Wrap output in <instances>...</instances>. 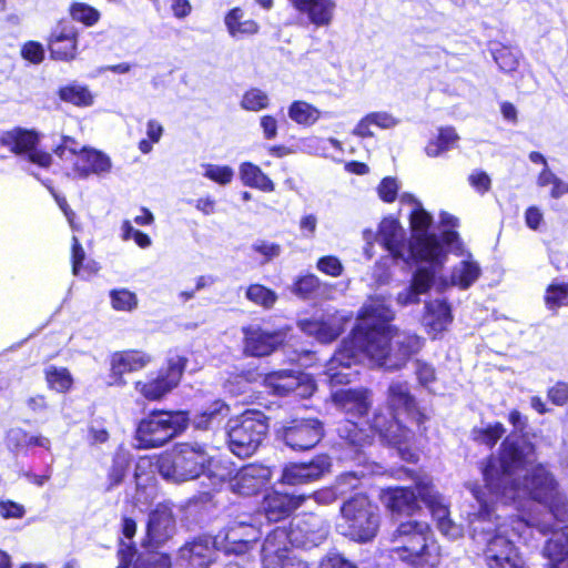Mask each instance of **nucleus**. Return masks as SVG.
<instances>
[{
  "mask_svg": "<svg viewBox=\"0 0 568 568\" xmlns=\"http://www.w3.org/2000/svg\"><path fill=\"white\" fill-rule=\"evenodd\" d=\"M535 447L525 438L511 434L501 443L499 457L490 456L481 468L485 487L467 484L476 506L464 513L471 539L483 546L481 560L486 568H529L514 538L527 542V534L536 528L540 534L554 531L551 519L523 515L505 517L495 504L511 506L525 513L535 501L544 506L557 521L568 520V499L555 475L544 464H536Z\"/></svg>",
  "mask_w": 568,
  "mask_h": 568,
  "instance_id": "f257e3e1",
  "label": "nucleus"
},
{
  "mask_svg": "<svg viewBox=\"0 0 568 568\" xmlns=\"http://www.w3.org/2000/svg\"><path fill=\"white\" fill-rule=\"evenodd\" d=\"M394 312L382 297H372L363 306L359 321L352 335L326 366L325 375L332 386L348 384L356 372L352 365L368 361L387 371L399 369L417 353L423 339L409 332L399 331L389 323Z\"/></svg>",
  "mask_w": 568,
  "mask_h": 568,
  "instance_id": "f03ea898",
  "label": "nucleus"
},
{
  "mask_svg": "<svg viewBox=\"0 0 568 568\" xmlns=\"http://www.w3.org/2000/svg\"><path fill=\"white\" fill-rule=\"evenodd\" d=\"M387 403L392 410L390 417L383 414H375L369 432L376 433L382 440L396 447L402 459L407 462L416 460V454L412 449L414 434L403 425L400 416L416 419L419 423L420 414L416 409L415 399L405 382H393L388 387Z\"/></svg>",
  "mask_w": 568,
  "mask_h": 568,
  "instance_id": "7ed1b4c3",
  "label": "nucleus"
},
{
  "mask_svg": "<svg viewBox=\"0 0 568 568\" xmlns=\"http://www.w3.org/2000/svg\"><path fill=\"white\" fill-rule=\"evenodd\" d=\"M393 557L414 567L436 566L439 552L432 540L429 525L426 521L409 519L399 524L393 534Z\"/></svg>",
  "mask_w": 568,
  "mask_h": 568,
  "instance_id": "20e7f679",
  "label": "nucleus"
},
{
  "mask_svg": "<svg viewBox=\"0 0 568 568\" xmlns=\"http://www.w3.org/2000/svg\"><path fill=\"white\" fill-rule=\"evenodd\" d=\"M212 458L205 445L196 442L178 443L158 460L160 475L172 483H183L204 474Z\"/></svg>",
  "mask_w": 568,
  "mask_h": 568,
  "instance_id": "39448f33",
  "label": "nucleus"
},
{
  "mask_svg": "<svg viewBox=\"0 0 568 568\" xmlns=\"http://www.w3.org/2000/svg\"><path fill=\"white\" fill-rule=\"evenodd\" d=\"M341 521L337 530L345 537L358 542L371 541L379 529L378 507L366 495L356 494L341 507Z\"/></svg>",
  "mask_w": 568,
  "mask_h": 568,
  "instance_id": "423d86ee",
  "label": "nucleus"
},
{
  "mask_svg": "<svg viewBox=\"0 0 568 568\" xmlns=\"http://www.w3.org/2000/svg\"><path fill=\"white\" fill-rule=\"evenodd\" d=\"M189 423L185 412L155 410L143 418L136 428L138 448L161 447L184 430Z\"/></svg>",
  "mask_w": 568,
  "mask_h": 568,
  "instance_id": "0eeeda50",
  "label": "nucleus"
},
{
  "mask_svg": "<svg viewBox=\"0 0 568 568\" xmlns=\"http://www.w3.org/2000/svg\"><path fill=\"white\" fill-rule=\"evenodd\" d=\"M230 450L239 457L253 455L262 444L267 429V420L261 412H245L227 424Z\"/></svg>",
  "mask_w": 568,
  "mask_h": 568,
  "instance_id": "6e6552de",
  "label": "nucleus"
},
{
  "mask_svg": "<svg viewBox=\"0 0 568 568\" xmlns=\"http://www.w3.org/2000/svg\"><path fill=\"white\" fill-rule=\"evenodd\" d=\"M444 242L448 250L459 260L452 266L449 278L439 277L436 280V290L443 292L449 286L468 290L481 275L479 263L471 253L465 250L456 232H445Z\"/></svg>",
  "mask_w": 568,
  "mask_h": 568,
  "instance_id": "1a4fd4ad",
  "label": "nucleus"
},
{
  "mask_svg": "<svg viewBox=\"0 0 568 568\" xmlns=\"http://www.w3.org/2000/svg\"><path fill=\"white\" fill-rule=\"evenodd\" d=\"M412 229L413 250L416 251L420 262H433L436 265H444L446 251L443 243L435 234L429 233L433 217L422 205H416L409 214Z\"/></svg>",
  "mask_w": 568,
  "mask_h": 568,
  "instance_id": "9d476101",
  "label": "nucleus"
},
{
  "mask_svg": "<svg viewBox=\"0 0 568 568\" xmlns=\"http://www.w3.org/2000/svg\"><path fill=\"white\" fill-rule=\"evenodd\" d=\"M55 155L62 160L73 161V175L87 179L91 174L109 173L111 160L104 153L81 146L73 138L63 136L61 144L54 149Z\"/></svg>",
  "mask_w": 568,
  "mask_h": 568,
  "instance_id": "9b49d317",
  "label": "nucleus"
},
{
  "mask_svg": "<svg viewBox=\"0 0 568 568\" xmlns=\"http://www.w3.org/2000/svg\"><path fill=\"white\" fill-rule=\"evenodd\" d=\"M185 367V358L174 354L165 366L135 383V390L148 400H159L175 388Z\"/></svg>",
  "mask_w": 568,
  "mask_h": 568,
  "instance_id": "f8f14e48",
  "label": "nucleus"
},
{
  "mask_svg": "<svg viewBox=\"0 0 568 568\" xmlns=\"http://www.w3.org/2000/svg\"><path fill=\"white\" fill-rule=\"evenodd\" d=\"M260 535L257 519L252 515H242L214 537V545L225 552L244 554Z\"/></svg>",
  "mask_w": 568,
  "mask_h": 568,
  "instance_id": "ddd939ff",
  "label": "nucleus"
},
{
  "mask_svg": "<svg viewBox=\"0 0 568 568\" xmlns=\"http://www.w3.org/2000/svg\"><path fill=\"white\" fill-rule=\"evenodd\" d=\"M419 498L429 508L434 519L437 521L438 530L449 539H457L463 536V528L449 518V510L444 496L435 488L429 476L419 477L416 481Z\"/></svg>",
  "mask_w": 568,
  "mask_h": 568,
  "instance_id": "4468645a",
  "label": "nucleus"
},
{
  "mask_svg": "<svg viewBox=\"0 0 568 568\" xmlns=\"http://www.w3.org/2000/svg\"><path fill=\"white\" fill-rule=\"evenodd\" d=\"M276 434L291 449L304 452L312 449L321 442L324 429L316 418H296L280 427Z\"/></svg>",
  "mask_w": 568,
  "mask_h": 568,
  "instance_id": "2eb2a0df",
  "label": "nucleus"
},
{
  "mask_svg": "<svg viewBox=\"0 0 568 568\" xmlns=\"http://www.w3.org/2000/svg\"><path fill=\"white\" fill-rule=\"evenodd\" d=\"M40 134L36 130L13 128L0 136V144L18 155H23L33 164L48 168L51 164V154L37 149Z\"/></svg>",
  "mask_w": 568,
  "mask_h": 568,
  "instance_id": "dca6fc26",
  "label": "nucleus"
},
{
  "mask_svg": "<svg viewBox=\"0 0 568 568\" xmlns=\"http://www.w3.org/2000/svg\"><path fill=\"white\" fill-rule=\"evenodd\" d=\"M377 242H379L396 261L402 260L406 263L410 261L420 262L417 258L416 251L413 250L412 241H406L404 227L393 217H385L379 223Z\"/></svg>",
  "mask_w": 568,
  "mask_h": 568,
  "instance_id": "f3484780",
  "label": "nucleus"
},
{
  "mask_svg": "<svg viewBox=\"0 0 568 568\" xmlns=\"http://www.w3.org/2000/svg\"><path fill=\"white\" fill-rule=\"evenodd\" d=\"M288 532L292 546L312 548L326 539L328 525L315 514H305L292 520Z\"/></svg>",
  "mask_w": 568,
  "mask_h": 568,
  "instance_id": "a211bd4d",
  "label": "nucleus"
},
{
  "mask_svg": "<svg viewBox=\"0 0 568 568\" xmlns=\"http://www.w3.org/2000/svg\"><path fill=\"white\" fill-rule=\"evenodd\" d=\"M265 386L275 395L295 394L307 398L315 390V383L310 375L296 371H277L266 375Z\"/></svg>",
  "mask_w": 568,
  "mask_h": 568,
  "instance_id": "6ab92c4d",
  "label": "nucleus"
},
{
  "mask_svg": "<svg viewBox=\"0 0 568 568\" xmlns=\"http://www.w3.org/2000/svg\"><path fill=\"white\" fill-rule=\"evenodd\" d=\"M271 478L272 470L270 467L250 464L229 478V488L235 494L251 496L265 487Z\"/></svg>",
  "mask_w": 568,
  "mask_h": 568,
  "instance_id": "aec40b11",
  "label": "nucleus"
},
{
  "mask_svg": "<svg viewBox=\"0 0 568 568\" xmlns=\"http://www.w3.org/2000/svg\"><path fill=\"white\" fill-rule=\"evenodd\" d=\"M428 266H419L413 274L410 284L397 293L396 302L400 306L418 304L420 295L426 294L432 286H436V275L443 265L427 262Z\"/></svg>",
  "mask_w": 568,
  "mask_h": 568,
  "instance_id": "412c9836",
  "label": "nucleus"
},
{
  "mask_svg": "<svg viewBox=\"0 0 568 568\" xmlns=\"http://www.w3.org/2000/svg\"><path fill=\"white\" fill-rule=\"evenodd\" d=\"M244 353L250 356H267L283 342V334L270 332L258 325L243 327Z\"/></svg>",
  "mask_w": 568,
  "mask_h": 568,
  "instance_id": "4be33fe9",
  "label": "nucleus"
},
{
  "mask_svg": "<svg viewBox=\"0 0 568 568\" xmlns=\"http://www.w3.org/2000/svg\"><path fill=\"white\" fill-rule=\"evenodd\" d=\"M290 546H292V541L287 529L277 527L270 532L261 551L263 568H281V561L293 554Z\"/></svg>",
  "mask_w": 568,
  "mask_h": 568,
  "instance_id": "5701e85b",
  "label": "nucleus"
},
{
  "mask_svg": "<svg viewBox=\"0 0 568 568\" xmlns=\"http://www.w3.org/2000/svg\"><path fill=\"white\" fill-rule=\"evenodd\" d=\"M329 467V458L325 455L317 456L310 463L290 464L283 469L282 481L293 486L307 484L321 478Z\"/></svg>",
  "mask_w": 568,
  "mask_h": 568,
  "instance_id": "b1692460",
  "label": "nucleus"
},
{
  "mask_svg": "<svg viewBox=\"0 0 568 568\" xmlns=\"http://www.w3.org/2000/svg\"><path fill=\"white\" fill-rule=\"evenodd\" d=\"M215 549L214 538L201 537L180 548L176 565L180 568H207Z\"/></svg>",
  "mask_w": 568,
  "mask_h": 568,
  "instance_id": "393cba45",
  "label": "nucleus"
},
{
  "mask_svg": "<svg viewBox=\"0 0 568 568\" xmlns=\"http://www.w3.org/2000/svg\"><path fill=\"white\" fill-rule=\"evenodd\" d=\"M175 534V519L170 506L160 504L149 516L146 536L153 546H160Z\"/></svg>",
  "mask_w": 568,
  "mask_h": 568,
  "instance_id": "a878e982",
  "label": "nucleus"
},
{
  "mask_svg": "<svg viewBox=\"0 0 568 568\" xmlns=\"http://www.w3.org/2000/svg\"><path fill=\"white\" fill-rule=\"evenodd\" d=\"M453 322L450 305L446 300L435 298L425 303L422 324L425 332L432 337H439Z\"/></svg>",
  "mask_w": 568,
  "mask_h": 568,
  "instance_id": "bb28decb",
  "label": "nucleus"
},
{
  "mask_svg": "<svg viewBox=\"0 0 568 568\" xmlns=\"http://www.w3.org/2000/svg\"><path fill=\"white\" fill-rule=\"evenodd\" d=\"M300 16L315 28L328 27L335 14L334 0H290Z\"/></svg>",
  "mask_w": 568,
  "mask_h": 568,
  "instance_id": "cd10ccee",
  "label": "nucleus"
},
{
  "mask_svg": "<svg viewBox=\"0 0 568 568\" xmlns=\"http://www.w3.org/2000/svg\"><path fill=\"white\" fill-rule=\"evenodd\" d=\"M336 407L352 417H363L372 406V393L367 388H342L332 394Z\"/></svg>",
  "mask_w": 568,
  "mask_h": 568,
  "instance_id": "c85d7f7f",
  "label": "nucleus"
},
{
  "mask_svg": "<svg viewBox=\"0 0 568 568\" xmlns=\"http://www.w3.org/2000/svg\"><path fill=\"white\" fill-rule=\"evenodd\" d=\"M337 430L342 440L341 446L345 450L343 456L345 459L359 458L364 448L371 445L372 436L368 430L351 419L342 422Z\"/></svg>",
  "mask_w": 568,
  "mask_h": 568,
  "instance_id": "c756f323",
  "label": "nucleus"
},
{
  "mask_svg": "<svg viewBox=\"0 0 568 568\" xmlns=\"http://www.w3.org/2000/svg\"><path fill=\"white\" fill-rule=\"evenodd\" d=\"M306 499L304 495H288L271 491L265 495L261 509L268 521H280L288 517Z\"/></svg>",
  "mask_w": 568,
  "mask_h": 568,
  "instance_id": "7c9ffc66",
  "label": "nucleus"
},
{
  "mask_svg": "<svg viewBox=\"0 0 568 568\" xmlns=\"http://www.w3.org/2000/svg\"><path fill=\"white\" fill-rule=\"evenodd\" d=\"M300 328L307 335L314 336L321 343H331L342 333V320L335 314L323 315L320 318L302 320Z\"/></svg>",
  "mask_w": 568,
  "mask_h": 568,
  "instance_id": "2f4dec72",
  "label": "nucleus"
},
{
  "mask_svg": "<svg viewBox=\"0 0 568 568\" xmlns=\"http://www.w3.org/2000/svg\"><path fill=\"white\" fill-rule=\"evenodd\" d=\"M151 356L141 351L116 352L111 356L112 384H124L122 376L125 373L136 372L151 363Z\"/></svg>",
  "mask_w": 568,
  "mask_h": 568,
  "instance_id": "473e14b6",
  "label": "nucleus"
},
{
  "mask_svg": "<svg viewBox=\"0 0 568 568\" xmlns=\"http://www.w3.org/2000/svg\"><path fill=\"white\" fill-rule=\"evenodd\" d=\"M425 475H420L424 477ZM417 476L414 480H418ZM418 490L408 487H389L382 490L381 500L392 511L396 514H412L417 508Z\"/></svg>",
  "mask_w": 568,
  "mask_h": 568,
  "instance_id": "72a5a7b5",
  "label": "nucleus"
},
{
  "mask_svg": "<svg viewBox=\"0 0 568 568\" xmlns=\"http://www.w3.org/2000/svg\"><path fill=\"white\" fill-rule=\"evenodd\" d=\"M4 444L14 454L26 453L30 447H41L45 450L51 448V440L48 437L30 434L21 427L10 428L6 433Z\"/></svg>",
  "mask_w": 568,
  "mask_h": 568,
  "instance_id": "f704fd0d",
  "label": "nucleus"
},
{
  "mask_svg": "<svg viewBox=\"0 0 568 568\" xmlns=\"http://www.w3.org/2000/svg\"><path fill=\"white\" fill-rule=\"evenodd\" d=\"M551 568H568V526L555 532L542 549Z\"/></svg>",
  "mask_w": 568,
  "mask_h": 568,
  "instance_id": "c9c22d12",
  "label": "nucleus"
},
{
  "mask_svg": "<svg viewBox=\"0 0 568 568\" xmlns=\"http://www.w3.org/2000/svg\"><path fill=\"white\" fill-rule=\"evenodd\" d=\"M50 53L53 59L69 61L77 54V34L72 27H62L54 31L50 40Z\"/></svg>",
  "mask_w": 568,
  "mask_h": 568,
  "instance_id": "e433bc0d",
  "label": "nucleus"
},
{
  "mask_svg": "<svg viewBox=\"0 0 568 568\" xmlns=\"http://www.w3.org/2000/svg\"><path fill=\"white\" fill-rule=\"evenodd\" d=\"M224 23L229 34L236 40L253 36L258 31V24L252 19H245L244 12L240 8L230 10Z\"/></svg>",
  "mask_w": 568,
  "mask_h": 568,
  "instance_id": "4c0bfd02",
  "label": "nucleus"
},
{
  "mask_svg": "<svg viewBox=\"0 0 568 568\" xmlns=\"http://www.w3.org/2000/svg\"><path fill=\"white\" fill-rule=\"evenodd\" d=\"M230 408L221 400L213 402L202 413L194 416L192 423L196 429L207 430L219 426L227 417Z\"/></svg>",
  "mask_w": 568,
  "mask_h": 568,
  "instance_id": "58836bf2",
  "label": "nucleus"
},
{
  "mask_svg": "<svg viewBox=\"0 0 568 568\" xmlns=\"http://www.w3.org/2000/svg\"><path fill=\"white\" fill-rule=\"evenodd\" d=\"M240 176L244 185L258 189L263 192H273L274 183L272 180L255 164L244 162L240 166Z\"/></svg>",
  "mask_w": 568,
  "mask_h": 568,
  "instance_id": "ea45409f",
  "label": "nucleus"
},
{
  "mask_svg": "<svg viewBox=\"0 0 568 568\" xmlns=\"http://www.w3.org/2000/svg\"><path fill=\"white\" fill-rule=\"evenodd\" d=\"M43 374L49 389L61 394L71 390L74 381L68 368L51 364L44 368Z\"/></svg>",
  "mask_w": 568,
  "mask_h": 568,
  "instance_id": "a19ab883",
  "label": "nucleus"
},
{
  "mask_svg": "<svg viewBox=\"0 0 568 568\" xmlns=\"http://www.w3.org/2000/svg\"><path fill=\"white\" fill-rule=\"evenodd\" d=\"M287 113L293 122L304 126H312L322 115L316 106L302 100L292 102Z\"/></svg>",
  "mask_w": 568,
  "mask_h": 568,
  "instance_id": "79ce46f5",
  "label": "nucleus"
},
{
  "mask_svg": "<svg viewBox=\"0 0 568 568\" xmlns=\"http://www.w3.org/2000/svg\"><path fill=\"white\" fill-rule=\"evenodd\" d=\"M365 468L367 470L352 471L341 475L335 485L336 494L345 495L348 493V490L357 488L361 484L362 477H365L368 474H381L382 467L377 464H372L365 466Z\"/></svg>",
  "mask_w": 568,
  "mask_h": 568,
  "instance_id": "37998d69",
  "label": "nucleus"
},
{
  "mask_svg": "<svg viewBox=\"0 0 568 568\" xmlns=\"http://www.w3.org/2000/svg\"><path fill=\"white\" fill-rule=\"evenodd\" d=\"M458 140V136L453 128H443L435 140H430L425 152L428 156L435 158L448 151Z\"/></svg>",
  "mask_w": 568,
  "mask_h": 568,
  "instance_id": "c03bdc74",
  "label": "nucleus"
},
{
  "mask_svg": "<svg viewBox=\"0 0 568 568\" xmlns=\"http://www.w3.org/2000/svg\"><path fill=\"white\" fill-rule=\"evenodd\" d=\"M327 285L323 284L320 278L314 274H306L296 278L293 283L292 292L302 297L308 298L326 290Z\"/></svg>",
  "mask_w": 568,
  "mask_h": 568,
  "instance_id": "a18cd8bd",
  "label": "nucleus"
},
{
  "mask_svg": "<svg viewBox=\"0 0 568 568\" xmlns=\"http://www.w3.org/2000/svg\"><path fill=\"white\" fill-rule=\"evenodd\" d=\"M59 97L62 101L72 103L77 106H89L93 103V95L88 88L78 84L61 88Z\"/></svg>",
  "mask_w": 568,
  "mask_h": 568,
  "instance_id": "49530a36",
  "label": "nucleus"
},
{
  "mask_svg": "<svg viewBox=\"0 0 568 568\" xmlns=\"http://www.w3.org/2000/svg\"><path fill=\"white\" fill-rule=\"evenodd\" d=\"M537 185L540 187H550V197L560 199L565 194H568V183L558 178L549 166L542 169L537 178Z\"/></svg>",
  "mask_w": 568,
  "mask_h": 568,
  "instance_id": "de8ad7c7",
  "label": "nucleus"
},
{
  "mask_svg": "<svg viewBox=\"0 0 568 568\" xmlns=\"http://www.w3.org/2000/svg\"><path fill=\"white\" fill-rule=\"evenodd\" d=\"M110 303L119 312H132L138 307L139 300L135 293L128 288H115L110 292Z\"/></svg>",
  "mask_w": 568,
  "mask_h": 568,
  "instance_id": "09e8293b",
  "label": "nucleus"
},
{
  "mask_svg": "<svg viewBox=\"0 0 568 568\" xmlns=\"http://www.w3.org/2000/svg\"><path fill=\"white\" fill-rule=\"evenodd\" d=\"M130 465V459L128 454L121 452H118L112 462V466L108 474V489H112L115 486L120 485L128 471Z\"/></svg>",
  "mask_w": 568,
  "mask_h": 568,
  "instance_id": "8fccbe9b",
  "label": "nucleus"
},
{
  "mask_svg": "<svg viewBox=\"0 0 568 568\" xmlns=\"http://www.w3.org/2000/svg\"><path fill=\"white\" fill-rule=\"evenodd\" d=\"M548 310L557 311L568 303V283H551L545 293Z\"/></svg>",
  "mask_w": 568,
  "mask_h": 568,
  "instance_id": "3c124183",
  "label": "nucleus"
},
{
  "mask_svg": "<svg viewBox=\"0 0 568 568\" xmlns=\"http://www.w3.org/2000/svg\"><path fill=\"white\" fill-rule=\"evenodd\" d=\"M246 298L256 305L271 308L275 304L277 295L261 284H252L246 290Z\"/></svg>",
  "mask_w": 568,
  "mask_h": 568,
  "instance_id": "603ef678",
  "label": "nucleus"
},
{
  "mask_svg": "<svg viewBox=\"0 0 568 568\" xmlns=\"http://www.w3.org/2000/svg\"><path fill=\"white\" fill-rule=\"evenodd\" d=\"M506 429L501 423L489 424L485 428L473 429V438L488 447H494L505 434Z\"/></svg>",
  "mask_w": 568,
  "mask_h": 568,
  "instance_id": "864d4df0",
  "label": "nucleus"
},
{
  "mask_svg": "<svg viewBox=\"0 0 568 568\" xmlns=\"http://www.w3.org/2000/svg\"><path fill=\"white\" fill-rule=\"evenodd\" d=\"M203 176L220 184L227 185L234 178V170L229 165H217L212 163L202 164Z\"/></svg>",
  "mask_w": 568,
  "mask_h": 568,
  "instance_id": "5fc2aeb1",
  "label": "nucleus"
},
{
  "mask_svg": "<svg viewBox=\"0 0 568 568\" xmlns=\"http://www.w3.org/2000/svg\"><path fill=\"white\" fill-rule=\"evenodd\" d=\"M270 104L268 95L256 88H252L247 90L241 100V106L244 110L258 112L263 109H266Z\"/></svg>",
  "mask_w": 568,
  "mask_h": 568,
  "instance_id": "6e6d98bb",
  "label": "nucleus"
},
{
  "mask_svg": "<svg viewBox=\"0 0 568 568\" xmlns=\"http://www.w3.org/2000/svg\"><path fill=\"white\" fill-rule=\"evenodd\" d=\"M164 132L163 125L155 119H151L146 122V136L139 142V150L143 154H149L153 146V143H159Z\"/></svg>",
  "mask_w": 568,
  "mask_h": 568,
  "instance_id": "4d7b16f0",
  "label": "nucleus"
},
{
  "mask_svg": "<svg viewBox=\"0 0 568 568\" xmlns=\"http://www.w3.org/2000/svg\"><path fill=\"white\" fill-rule=\"evenodd\" d=\"M494 59L505 72H511L519 64V52L515 49L503 47L494 52Z\"/></svg>",
  "mask_w": 568,
  "mask_h": 568,
  "instance_id": "13d9d810",
  "label": "nucleus"
},
{
  "mask_svg": "<svg viewBox=\"0 0 568 568\" xmlns=\"http://www.w3.org/2000/svg\"><path fill=\"white\" fill-rule=\"evenodd\" d=\"M71 17L87 26H93L100 18V12L87 3H73L70 9Z\"/></svg>",
  "mask_w": 568,
  "mask_h": 568,
  "instance_id": "bf43d9fd",
  "label": "nucleus"
},
{
  "mask_svg": "<svg viewBox=\"0 0 568 568\" xmlns=\"http://www.w3.org/2000/svg\"><path fill=\"white\" fill-rule=\"evenodd\" d=\"M170 558L160 552H148L145 556H140L133 568H170Z\"/></svg>",
  "mask_w": 568,
  "mask_h": 568,
  "instance_id": "052dcab7",
  "label": "nucleus"
},
{
  "mask_svg": "<svg viewBox=\"0 0 568 568\" xmlns=\"http://www.w3.org/2000/svg\"><path fill=\"white\" fill-rule=\"evenodd\" d=\"M316 267L320 272L332 277L341 276L344 271V266L339 258L333 255L321 257L316 263Z\"/></svg>",
  "mask_w": 568,
  "mask_h": 568,
  "instance_id": "680f3d73",
  "label": "nucleus"
},
{
  "mask_svg": "<svg viewBox=\"0 0 568 568\" xmlns=\"http://www.w3.org/2000/svg\"><path fill=\"white\" fill-rule=\"evenodd\" d=\"M399 185L396 179L385 178L377 186L378 196L387 203H392L396 200Z\"/></svg>",
  "mask_w": 568,
  "mask_h": 568,
  "instance_id": "e2e57ef3",
  "label": "nucleus"
},
{
  "mask_svg": "<svg viewBox=\"0 0 568 568\" xmlns=\"http://www.w3.org/2000/svg\"><path fill=\"white\" fill-rule=\"evenodd\" d=\"M318 568H358L337 552H328L321 561Z\"/></svg>",
  "mask_w": 568,
  "mask_h": 568,
  "instance_id": "0e129e2a",
  "label": "nucleus"
},
{
  "mask_svg": "<svg viewBox=\"0 0 568 568\" xmlns=\"http://www.w3.org/2000/svg\"><path fill=\"white\" fill-rule=\"evenodd\" d=\"M21 55L23 59L37 64L43 60L44 49L41 43L29 41L22 47Z\"/></svg>",
  "mask_w": 568,
  "mask_h": 568,
  "instance_id": "69168bd1",
  "label": "nucleus"
},
{
  "mask_svg": "<svg viewBox=\"0 0 568 568\" xmlns=\"http://www.w3.org/2000/svg\"><path fill=\"white\" fill-rule=\"evenodd\" d=\"M416 376L420 385L426 388H430V385L435 382V369L432 365L417 361L416 362Z\"/></svg>",
  "mask_w": 568,
  "mask_h": 568,
  "instance_id": "338daca9",
  "label": "nucleus"
},
{
  "mask_svg": "<svg viewBox=\"0 0 568 568\" xmlns=\"http://www.w3.org/2000/svg\"><path fill=\"white\" fill-rule=\"evenodd\" d=\"M547 396L552 404L564 406L568 402V385L564 382L556 383L548 389Z\"/></svg>",
  "mask_w": 568,
  "mask_h": 568,
  "instance_id": "774afa93",
  "label": "nucleus"
}]
</instances>
